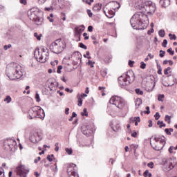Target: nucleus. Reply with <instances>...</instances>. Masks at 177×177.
I'll list each match as a JSON object with an SVG mask.
<instances>
[{
	"label": "nucleus",
	"mask_w": 177,
	"mask_h": 177,
	"mask_svg": "<svg viewBox=\"0 0 177 177\" xmlns=\"http://www.w3.org/2000/svg\"><path fill=\"white\" fill-rule=\"evenodd\" d=\"M145 109H146L147 111H145V114H149L150 113V107L146 106Z\"/></svg>",
	"instance_id": "nucleus-54"
},
{
	"label": "nucleus",
	"mask_w": 177,
	"mask_h": 177,
	"mask_svg": "<svg viewBox=\"0 0 177 177\" xmlns=\"http://www.w3.org/2000/svg\"><path fill=\"white\" fill-rule=\"evenodd\" d=\"M53 9H55V8H53V6H52L44 8V10L47 12H50V10H53Z\"/></svg>",
	"instance_id": "nucleus-43"
},
{
	"label": "nucleus",
	"mask_w": 177,
	"mask_h": 177,
	"mask_svg": "<svg viewBox=\"0 0 177 177\" xmlns=\"http://www.w3.org/2000/svg\"><path fill=\"white\" fill-rule=\"evenodd\" d=\"M51 6L54 9H60V6H59V0H53Z\"/></svg>",
	"instance_id": "nucleus-19"
},
{
	"label": "nucleus",
	"mask_w": 177,
	"mask_h": 177,
	"mask_svg": "<svg viewBox=\"0 0 177 177\" xmlns=\"http://www.w3.org/2000/svg\"><path fill=\"white\" fill-rule=\"evenodd\" d=\"M136 106H138V107H139V106H140V104H142V99L140 98H137L135 102Z\"/></svg>",
	"instance_id": "nucleus-25"
},
{
	"label": "nucleus",
	"mask_w": 177,
	"mask_h": 177,
	"mask_svg": "<svg viewBox=\"0 0 177 177\" xmlns=\"http://www.w3.org/2000/svg\"><path fill=\"white\" fill-rule=\"evenodd\" d=\"M133 121H135L136 122H140V117H134Z\"/></svg>",
	"instance_id": "nucleus-50"
},
{
	"label": "nucleus",
	"mask_w": 177,
	"mask_h": 177,
	"mask_svg": "<svg viewBox=\"0 0 177 177\" xmlns=\"http://www.w3.org/2000/svg\"><path fill=\"white\" fill-rule=\"evenodd\" d=\"M165 131L167 135H171V131H169V129H165Z\"/></svg>",
	"instance_id": "nucleus-62"
},
{
	"label": "nucleus",
	"mask_w": 177,
	"mask_h": 177,
	"mask_svg": "<svg viewBox=\"0 0 177 177\" xmlns=\"http://www.w3.org/2000/svg\"><path fill=\"white\" fill-rule=\"evenodd\" d=\"M20 3L22 5H27V0H19Z\"/></svg>",
	"instance_id": "nucleus-58"
},
{
	"label": "nucleus",
	"mask_w": 177,
	"mask_h": 177,
	"mask_svg": "<svg viewBox=\"0 0 177 177\" xmlns=\"http://www.w3.org/2000/svg\"><path fill=\"white\" fill-rule=\"evenodd\" d=\"M159 3L162 8H167L171 5V0H160Z\"/></svg>",
	"instance_id": "nucleus-16"
},
{
	"label": "nucleus",
	"mask_w": 177,
	"mask_h": 177,
	"mask_svg": "<svg viewBox=\"0 0 177 177\" xmlns=\"http://www.w3.org/2000/svg\"><path fill=\"white\" fill-rule=\"evenodd\" d=\"M82 2H86L88 5H91L93 2V0H82Z\"/></svg>",
	"instance_id": "nucleus-49"
},
{
	"label": "nucleus",
	"mask_w": 177,
	"mask_h": 177,
	"mask_svg": "<svg viewBox=\"0 0 177 177\" xmlns=\"http://www.w3.org/2000/svg\"><path fill=\"white\" fill-rule=\"evenodd\" d=\"M48 20H49L50 23H53V14H50V16L47 17Z\"/></svg>",
	"instance_id": "nucleus-35"
},
{
	"label": "nucleus",
	"mask_w": 177,
	"mask_h": 177,
	"mask_svg": "<svg viewBox=\"0 0 177 177\" xmlns=\"http://www.w3.org/2000/svg\"><path fill=\"white\" fill-rule=\"evenodd\" d=\"M28 118L29 120H34V118H41L45 117V111L41 106H35L30 108L28 111Z\"/></svg>",
	"instance_id": "nucleus-5"
},
{
	"label": "nucleus",
	"mask_w": 177,
	"mask_h": 177,
	"mask_svg": "<svg viewBox=\"0 0 177 177\" xmlns=\"http://www.w3.org/2000/svg\"><path fill=\"white\" fill-rule=\"evenodd\" d=\"M77 97L78 106L79 107H81V106H82V97H81V95L80 94H77Z\"/></svg>",
	"instance_id": "nucleus-22"
},
{
	"label": "nucleus",
	"mask_w": 177,
	"mask_h": 177,
	"mask_svg": "<svg viewBox=\"0 0 177 177\" xmlns=\"http://www.w3.org/2000/svg\"><path fill=\"white\" fill-rule=\"evenodd\" d=\"M143 176H145V177L149 176V170H146V171L144 172Z\"/></svg>",
	"instance_id": "nucleus-61"
},
{
	"label": "nucleus",
	"mask_w": 177,
	"mask_h": 177,
	"mask_svg": "<svg viewBox=\"0 0 177 177\" xmlns=\"http://www.w3.org/2000/svg\"><path fill=\"white\" fill-rule=\"evenodd\" d=\"M88 31H89V32H92L93 31V26H89L88 27Z\"/></svg>",
	"instance_id": "nucleus-57"
},
{
	"label": "nucleus",
	"mask_w": 177,
	"mask_h": 177,
	"mask_svg": "<svg viewBox=\"0 0 177 177\" xmlns=\"http://www.w3.org/2000/svg\"><path fill=\"white\" fill-rule=\"evenodd\" d=\"M35 99L36 101L39 103V102H41V98L39 97V94L36 93L35 95Z\"/></svg>",
	"instance_id": "nucleus-45"
},
{
	"label": "nucleus",
	"mask_w": 177,
	"mask_h": 177,
	"mask_svg": "<svg viewBox=\"0 0 177 177\" xmlns=\"http://www.w3.org/2000/svg\"><path fill=\"white\" fill-rule=\"evenodd\" d=\"M93 64H95V62L91 60L88 61V65L91 66V67L93 68L94 67Z\"/></svg>",
	"instance_id": "nucleus-60"
},
{
	"label": "nucleus",
	"mask_w": 177,
	"mask_h": 177,
	"mask_svg": "<svg viewBox=\"0 0 177 177\" xmlns=\"http://www.w3.org/2000/svg\"><path fill=\"white\" fill-rule=\"evenodd\" d=\"M3 48L5 50H8V49H10V48H12V44L5 45Z\"/></svg>",
	"instance_id": "nucleus-47"
},
{
	"label": "nucleus",
	"mask_w": 177,
	"mask_h": 177,
	"mask_svg": "<svg viewBox=\"0 0 177 177\" xmlns=\"http://www.w3.org/2000/svg\"><path fill=\"white\" fill-rule=\"evenodd\" d=\"M154 117H155V120H156V121H157V120H160V117H161V115H160V113L156 112Z\"/></svg>",
	"instance_id": "nucleus-40"
},
{
	"label": "nucleus",
	"mask_w": 177,
	"mask_h": 177,
	"mask_svg": "<svg viewBox=\"0 0 177 177\" xmlns=\"http://www.w3.org/2000/svg\"><path fill=\"white\" fill-rule=\"evenodd\" d=\"M111 104H114L118 109L122 110L127 106V102L124 101L121 97L117 95L112 96L109 100Z\"/></svg>",
	"instance_id": "nucleus-8"
},
{
	"label": "nucleus",
	"mask_w": 177,
	"mask_h": 177,
	"mask_svg": "<svg viewBox=\"0 0 177 177\" xmlns=\"http://www.w3.org/2000/svg\"><path fill=\"white\" fill-rule=\"evenodd\" d=\"M65 151H66L67 154H68L69 156L73 154V149L71 148H66Z\"/></svg>",
	"instance_id": "nucleus-31"
},
{
	"label": "nucleus",
	"mask_w": 177,
	"mask_h": 177,
	"mask_svg": "<svg viewBox=\"0 0 177 177\" xmlns=\"http://www.w3.org/2000/svg\"><path fill=\"white\" fill-rule=\"evenodd\" d=\"M167 53H169L170 56H174L175 51L172 50V48H170L167 50Z\"/></svg>",
	"instance_id": "nucleus-34"
},
{
	"label": "nucleus",
	"mask_w": 177,
	"mask_h": 177,
	"mask_svg": "<svg viewBox=\"0 0 177 177\" xmlns=\"http://www.w3.org/2000/svg\"><path fill=\"white\" fill-rule=\"evenodd\" d=\"M66 92H68L69 93H73V90H70V88H65Z\"/></svg>",
	"instance_id": "nucleus-63"
},
{
	"label": "nucleus",
	"mask_w": 177,
	"mask_h": 177,
	"mask_svg": "<svg viewBox=\"0 0 177 177\" xmlns=\"http://www.w3.org/2000/svg\"><path fill=\"white\" fill-rule=\"evenodd\" d=\"M34 37H35V38H37V39L38 41H41V37H42V34H39V35H38V33L35 32V33H34Z\"/></svg>",
	"instance_id": "nucleus-29"
},
{
	"label": "nucleus",
	"mask_w": 177,
	"mask_h": 177,
	"mask_svg": "<svg viewBox=\"0 0 177 177\" xmlns=\"http://www.w3.org/2000/svg\"><path fill=\"white\" fill-rule=\"evenodd\" d=\"M87 14L88 15L89 17H92V16L93 15L91 10H87Z\"/></svg>",
	"instance_id": "nucleus-56"
},
{
	"label": "nucleus",
	"mask_w": 177,
	"mask_h": 177,
	"mask_svg": "<svg viewBox=\"0 0 177 177\" xmlns=\"http://www.w3.org/2000/svg\"><path fill=\"white\" fill-rule=\"evenodd\" d=\"M46 2V0H38L39 5H44Z\"/></svg>",
	"instance_id": "nucleus-55"
},
{
	"label": "nucleus",
	"mask_w": 177,
	"mask_h": 177,
	"mask_svg": "<svg viewBox=\"0 0 177 177\" xmlns=\"http://www.w3.org/2000/svg\"><path fill=\"white\" fill-rule=\"evenodd\" d=\"M169 39L172 41V39H174V41L176 39V35H172L171 33L169 34Z\"/></svg>",
	"instance_id": "nucleus-36"
},
{
	"label": "nucleus",
	"mask_w": 177,
	"mask_h": 177,
	"mask_svg": "<svg viewBox=\"0 0 177 177\" xmlns=\"http://www.w3.org/2000/svg\"><path fill=\"white\" fill-rule=\"evenodd\" d=\"M47 160L50 162L53 160V159L51 158L50 155L47 156Z\"/></svg>",
	"instance_id": "nucleus-64"
},
{
	"label": "nucleus",
	"mask_w": 177,
	"mask_h": 177,
	"mask_svg": "<svg viewBox=\"0 0 177 177\" xmlns=\"http://www.w3.org/2000/svg\"><path fill=\"white\" fill-rule=\"evenodd\" d=\"M63 49H64V43H63L62 39H57L50 46V52L56 53L57 55L62 53V52H63Z\"/></svg>",
	"instance_id": "nucleus-7"
},
{
	"label": "nucleus",
	"mask_w": 177,
	"mask_h": 177,
	"mask_svg": "<svg viewBox=\"0 0 177 177\" xmlns=\"http://www.w3.org/2000/svg\"><path fill=\"white\" fill-rule=\"evenodd\" d=\"M24 74L23 68L17 63L12 62L6 66V75L11 80H19Z\"/></svg>",
	"instance_id": "nucleus-2"
},
{
	"label": "nucleus",
	"mask_w": 177,
	"mask_h": 177,
	"mask_svg": "<svg viewBox=\"0 0 177 177\" xmlns=\"http://www.w3.org/2000/svg\"><path fill=\"white\" fill-rule=\"evenodd\" d=\"M67 172L68 177H80L78 176V167L74 163L70 164L68 166Z\"/></svg>",
	"instance_id": "nucleus-10"
},
{
	"label": "nucleus",
	"mask_w": 177,
	"mask_h": 177,
	"mask_svg": "<svg viewBox=\"0 0 177 177\" xmlns=\"http://www.w3.org/2000/svg\"><path fill=\"white\" fill-rule=\"evenodd\" d=\"M34 56L37 62L40 63H45L49 59V56L48 55H44L42 52L39 51V48H37L35 50Z\"/></svg>",
	"instance_id": "nucleus-9"
},
{
	"label": "nucleus",
	"mask_w": 177,
	"mask_h": 177,
	"mask_svg": "<svg viewBox=\"0 0 177 177\" xmlns=\"http://www.w3.org/2000/svg\"><path fill=\"white\" fill-rule=\"evenodd\" d=\"M4 102H6L8 104L12 102V97H10L9 95H7L4 99Z\"/></svg>",
	"instance_id": "nucleus-28"
},
{
	"label": "nucleus",
	"mask_w": 177,
	"mask_h": 177,
	"mask_svg": "<svg viewBox=\"0 0 177 177\" xmlns=\"http://www.w3.org/2000/svg\"><path fill=\"white\" fill-rule=\"evenodd\" d=\"M8 146L9 147L10 151H15L17 147V142H15V144H11Z\"/></svg>",
	"instance_id": "nucleus-20"
},
{
	"label": "nucleus",
	"mask_w": 177,
	"mask_h": 177,
	"mask_svg": "<svg viewBox=\"0 0 177 177\" xmlns=\"http://www.w3.org/2000/svg\"><path fill=\"white\" fill-rule=\"evenodd\" d=\"M165 137L164 136H156L153 141H150L151 147H153V150H156V151L162 150L164 146H165Z\"/></svg>",
	"instance_id": "nucleus-6"
},
{
	"label": "nucleus",
	"mask_w": 177,
	"mask_h": 177,
	"mask_svg": "<svg viewBox=\"0 0 177 177\" xmlns=\"http://www.w3.org/2000/svg\"><path fill=\"white\" fill-rule=\"evenodd\" d=\"M168 71H171V67H167L164 70V75H168L169 73Z\"/></svg>",
	"instance_id": "nucleus-37"
},
{
	"label": "nucleus",
	"mask_w": 177,
	"mask_h": 177,
	"mask_svg": "<svg viewBox=\"0 0 177 177\" xmlns=\"http://www.w3.org/2000/svg\"><path fill=\"white\" fill-rule=\"evenodd\" d=\"M81 131L83 135L86 136H91V133H93V129L88 124H84L81 127Z\"/></svg>",
	"instance_id": "nucleus-13"
},
{
	"label": "nucleus",
	"mask_w": 177,
	"mask_h": 177,
	"mask_svg": "<svg viewBox=\"0 0 177 177\" xmlns=\"http://www.w3.org/2000/svg\"><path fill=\"white\" fill-rule=\"evenodd\" d=\"M81 114H82L83 116L88 117V111H87V110H86V108H84V109H83V112H82Z\"/></svg>",
	"instance_id": "nucleus-33"
},
{
	"label": "nucleus",
	"mask_w": 177,
	"mask_h": 177,
	"mask_svg": "<svg viewBox=\"0 0 177 177\" xmlns=\"http://www.w3.org/2000/svg\"><path fill=\"white\" fill-rule=\"evenodd\" d=\"M83 37H84L85 41L89 39V37L88 36V33L86 32L83 33Z\"/></svg>",
	"instance_id": "nucleus-51"
},
{
	"label": "nucleus",
	"mask_w": 177,
	"mask_h": 177,
	"mask_svg": "<svg viewBox=\"0 0 177 177\" xmlns=\"http://www.w3.org/2000/svg\"><path fill=\"white\" fill-rule=\"evenodd\" d=\"M16 171L18 175L21 177H27V174L30 172V169H28L26 166L21 165H19L16 168Z\"/></svg>",
	"instance_id": "nucleus-12"
},
{
	"label": "nucleus",
	"mask_w": 177,
	"mask_h": 177,
	"mask_svg": "<svg viewBox=\"0 0 177 177\" xmlns=\"http://www.w3.org/2000/svg\"><path fill=\"white\" fill-rule=\"evenodd\" d=\"M135 92L137 95H143V91L140 90V88H136Z\"/></svg>",
	"instance_id": "nucleus-30"
},
{
	"label": "nucleus",
	"mask_w": 177,
	"mask_h": 177,
	"mask_svg": "<svg viewBox=\"0 0 177 177\" xmlns=\"http://www.w3.org/2000/svg\"><path fill=\"white\" fill-rule=\"evenodd\" d=\"M41 11L37 8H32L28 11V16L30 20H32L37 26L44 24V18L40 17Z\"/></svg>",
	"instance_id": "nucleus-4"
},
{
	"label": "nucleus",
	"mask_w": 177,
	"mask_h": 177,
	"mask_svg": "<svg viewBox=\"0 0 177 177\" xmlns=\"http://www.w3.org/2000/svg\"><path fill=\"white\" fill-rule=\"evenodd\" d=\"M57 85H59V83H57V82L54 81V82H50V84L48 85V88L50 89V91H56V89H55V88H56V86H57Z\"/></svg>",
	"instance_id": "nucleus-17"
},
{
	"label": "nucleus",
	"mask_w": 177,
	"mask_h": 177,
	"mask_svg": "<svg viewBox=\"0 0 177 177\" xmlns=\"http://www.w3.org/2000/svg\"><path fill=\"white\" fill-rule=\"evenodd\" d=\"M162 99H164V95H159L158 96V102H162Z\"/></svg>",
	"instance_id": "nucleus-46"
},
{
	"label": "nucleus",
	"mask_w": 177,
	"mask_h": 177,
	"mask_svg": "<svg viewBox=\"0 0 177 177\" xmlns=\"http://www.w3.org/2000/svg\"><path fill=\"white\" fill-rule=\"evenodd\" d=\"M167 45H168V41L167 39H164L162 46H163V48H167Z\"/></svg>",
	"instance_id": "nucleus-39"
},
{
	"label": "nucleus",
	"mask_w": 177,
	"mask_h": 177,
	"mask_svg": "<svg viewBox=\"0 0 177 177\" xmlns=\"http://www.w3.org/2000/svg\"><path fill=\"white\" fill-rule=\"evenodd\" d=\"M104 13L105 14L106 17H108V19H113V17H114V15H115V12H114V11L111 10H109L107 12L104 10Z\"/></svg>",
	"instance_id": "nucleus-18"
},
{
	"label": "nucleus",
	"mask_w": 177,
	"mask_h": 177,
	"mask_svg": "<svg viewBox=\"0 0 177 177\" xmlns=\"http://www.w3.org/2000/svg\"><path fill=\"white\" fill-rule=\"evenodd\" d=\"M62 70H63V66H59L57 70V73L60 74L62 73Z\"/></svg>",
	"instance_id": "nucleus-42"
},
{
	"label": "nucleus",
	"mask_w": 177,
	"mask_h": 177,
	"mask_svg": "<svg viewBox=\"0 0 177 177\" xmlns=\"http://www.w3.org/2000/svg\"><path fill=\"white\" fill-rule=\"evenodd\" d=\"M17 143L15 140L12 139V138H8L7 139V145L8 146L10 145H13Z\"/></svg>",
	"instance_id": "nucleus-23"
},
{
	"label": "nucleus",
	"mask_w": 177,
	"mask_h": 177,
	"mask_svg": "<svg viewBox=\"0 0 177 177\" xmlns=\"http://www.w3.org/2000/svg\"><path fill=\"white\" fill-rule=\"evenodd\" d=\"M158 74H159V75H161L162 74V68H161V66L158 64Z\"/></svg>",
	"instance_id": "nucleus-32"
},
{
	"label": "nucleus",
	"mask_w": 177,
	"mask_h": 177,
	"mask_svg": "<svg viewBox=\"0 0 177 177\" xmlns=\"http://www.w3.org/2000/svg\"><path fill=\"white\" fill-rule=\"evenodd\" d=\"M171 116L166 115L165 118V121H166V122H168V124H171Z\"/></svg>",
	"instance_id": "nucleus-26"
},
{
	"label": "nucleus",
	"mask_w": 177,
	"mask_h": 177,
	"mask_svg": "<svg viewBox=\"0 0 177 177\" xmlns=\"http://www.w3.org/2000/svg\"><path fill=\"white\" fill-rule=\"evenodd\" d=\"M42 139V133L34 131L30 133L29 140L32 143H38Z\"/></svg>",
	"instance_id": "nucleus-11"
},
{
	"label": "nucleus",
	"mask_w": 177,
	"mask_h": 177,
	"mask_svg": "<svg viewBox=\"0 0 177 177\" xmlns=\"http://www.w3.org/2000/svg\"><path fill=\"white\" fill-rule=\"evenodd\" d=\"M148 122H149V125H148L149 128H151V127H153V121H151V120H149Z\"/></svg>",
	"instance_id": "nucleus-59"
},
{
	"label": "nucleus",
	"mask_w": 177,
	"mask_h": 177,
	"mask_svg": "<svg viewBox=\"0 0 177 177\" xmlns=\"http://www.w3.org/2000/svg\"><path fill=\"white\" fill-rule=\"evenodd\" d=\"M158 35H159V37L164 38V37H165V30H160L158 32Z\"/></svg>",
	"instance_id": "nucleus-24"
},
{
	"label": "nucleus",
	"mask_w": 177,
	"mask_h": 177,
	"mask_svg": "<svg viewBox=\"0 0 177 177\" xmlns=\"http://www.w3.org/2000/svg\"><path fill=\"white\" fill-rule=\"evenodd\" d=\"M159 56L160 57H164V56H165V51L162 50H160L159 51Z\"/></svg>",
	"instance_id": "nucleus-38"
},
{
	"label": "nucleus",
	"mask_w": 177,
	"mask_h": 177,
	"mask_svg": "<svg viewBox=\"0 0 177 177\" xmlns=\"http://www.w3.org/2000/svg\"><path fill=\"white\" fill-rule=\"evenodd\" d=\"M133 64H135V62L134 61H131V60L129 61V66L130 67H133Z\"/></svg>",
	"instance_id": "nucleus-52"
},
{
	"label": "nucleus",
	"mask_w": 177,
	"mask_h": 177,
	"mask_svg": "<svg viewBox=\"0 0 177 177\" xmlns=\"http://www.w3.org/2000/svg\"><path fill=\"white\" fill-rule=\"evenodd\" d=\"M84 30L85 26H84V25H81L75 28V37H78L80 41H81V34L84 32Z\"/></svg>",
	"instance_id": "nucleus-15"
},
{
	"label": "nucleus",
	"mask_w": 177,
	"mask_h": 177,
	"mask_svg": "<svg viewBox=\"0 0 177 177\" xmlns=\"http://www.w3.org/2000/svg\"><path fill=\"white\" fill-rule=\"evenodd\" d=\"M147 167L153 169V168H154V162H150L149 163L147 164Z\"/></svg>",
	"instance_id": "nucleus-41"
},
{
	"label": "nucleus",
	"mask_w": 177,
	"mask_h": 177,
	"mask_svg": "<svg viewBox=\"0 0 177 177\" xmlns=\"http://www.w3.org/2000/svg\"><path fill=\"white\" fill-rule=\"evenodd\" d=\"M133 81H135V73L132 71H129L127 74H124L118 78V82L121 88L128 86Z\"/></svg>",
	"instance_id": "nucleus-3"
},
{
	"label": "nucleus",
	"mask_w": 177,
	"mask_h": 177,
	"mask_svg": "<svg viewBox=\"0 0 177 177\" xmlns=\"http://www.w3.org/2000/svg\"><path fill=\"white\" fill-rule=\"evenodd\" d=\"M55 146V151H59V142H56Z\"/></svg>",
	"instance_id": "nucleus-53"
},
{
	"label": "nucleus",
	"mask_w": 177,
	"mask_h": 177,
	"mask_svg": "<svg viewBox=\"0 0 177 177\" xmlns=\"http://www.w3.org/2000/svg\"><path fill=\"white\" fill-rule=\"evenodd\" d=\"M163 163L166 166V171H171L175 167V160L171 158L163 160Z\"/></svg>",
	"instance_id": "nucleus-14"
},
{
	"label": "nucleus",
	"mask_w": 177,
	"mask_h": 177,
	"mask_svg": "<svg viewBox=\"0 0 177 177\" xmlns=\"http://www.w3.org/2000/svg\"><path fill=\"white\" fill-rule=\"evenodd\" d=\"M157 124L160 125V128H162V127H166V124H164V122L161 121V120L158 121Z\"/></svg>",
	"instance_id": "nucleus-27"
},
{
	"label": "nucleus",
	"mask_w": 177,
	"mask_h": 177,
	"mask_svg": "<svg viewBox=\"0 0 177 177\" xmlns=\"http://www.w3.org/2000/svg\"><path fill=\"white\" fill-rule=\"evenodd\" d=\"M80 48H82V49H85V50L88 48L83 43H80Z\"/></svg>",
	"instance_id": "nucleus-44"
},
{
	"label": "nucleus",
	"mask_w": 177,
	"mask_h": 177,
	"mask_svg": "<svg viewBox=\"0 0 177 177\" xmlns=\"http://www.w3.org/2000/svg\"><path fill=\"white\" fill-rule=\"evenodd\" d=\"M140 12H136L130 19V24L133 30H145L147 28L148 16H151L156 12V3L151 1L139 2L136 6Z\"/></svg>",
	"instance_id": "nucleus-1"
},
{
	"label": "nucleus",
	"mask_w": 177,
	"mask_h": 177,
	"mask_svg": "<svg viewBox=\"0 0 177 177\" xmlns=\"http://www.w3.org/2000/svg\"><path fill=\"white\" fill-rule=\"evenodd\" d=\"M102 9V3H97L93 8V10L95 12H99Z\"/></svg>",
	"instance_id": "nucleus-21"
},
{
	"label": "nucleus",
	"mask_w": 177,
	"mask_h": 177,
	"mask_svg": "<svg viewBox=\"0 0 177 177\" xmlns=\"http://www.w3.org/2000/svg\"><path fill=\"white\" fill-rule=\"evenodd\" d=\"M140 68H142V70H145V68H146V64L143 62L140 63Z\"/></svg>",
	"instance_id": "nucleus-48"
}]
</instances>
